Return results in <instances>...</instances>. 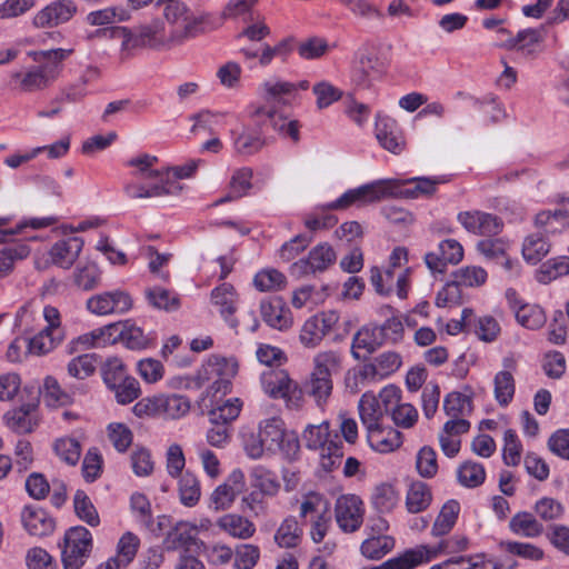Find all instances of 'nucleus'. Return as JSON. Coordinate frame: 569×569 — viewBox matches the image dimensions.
I'll return each mask as SVG.
<instances>
[{"mask_svg": "<svg viewBox=\"0 0 569 569\" xmlns=\"http://www.w3.org/2000/svg\"><path fill=\"white\" fill-rule=\"evenodd\" d=\"M158 158L149 153H141L132 157L126 162L127 167L133 168L131 176L137 181H130L124 186V193L130 199H149L166 196H177L182 187L164 177V171L154 169Z\"/></svg>", "mask_w": 569, "mask_h": 569, "instance_id": "obj_1", "label": "nucleus"}, {"mask_svg": "<svg viewBox=\"0 0 569 569\" xmlns=\"http://www.w3.org/2000/svg\"><path fill=\"white\" fill-rule=\"evenodd\" d=\"M156 6L162 8L167 30L178 46L204 32L208 14H194L181 0H157Z\"/></svg>", "mask_w": 569, "mask_h": 569, "instance_id": "obj_2", "label": "nucleus"}, {"mask_svg": "<svg viewBox=\"0 0 569 569\" xmlns=\"http://www.w3.org/2000/svg\"><path fill=\"white\" fill-rule=\"evenodd\" d=\"M398 193V180L379 179L349 189L336 200L321 206L322 210H347L350 207H365L395 197Z\"/></svg>", "mask_w": 569, "mask_h": 569, "instance_id": "obj_3", "label": "nucleus"}, {"mask_svg": "<svg viewBox=\"0 0 569 569\" xmlns=\"http://www.w3.org/2000/svg\"><path fill=\"white\" fill-rule=\"evenodd\" d=\"M302 437L307 448L320 450V465L325 470L331 471L341 463L343 457L342 442L338 436L330 439L328 422L307 427Z\"/></svg>", "mask_w": 569, "mask_h": 569, "instance_id": "obj_4", "label": "nucleus"}, {"mask_svg": "<svg viewBox=\"0 0 569 569\" xmlns=\"http://www.w3.org/2000/svg\"><path fill=\"white\" fill-rule=\"evenodd\" d=\"M259 437L267 443L270 451H280L286 458L295 459L300 445L295 432L284 428V422L279 417H271L259 423Z\"/></svg>", "mask_w": 569, "mask_h": 569, "instance_id": "obj_5", "label": "nucleus"}, {"mask_svg": "<svg viewBox=\"0 0 569 569\" xmlns=\"http://www.w3.org/2000/svg\"><path fill=\"white\" fill-rule=\"evenodd\" d=\"M190 410V401L181 395H157L138 401L133 412L138 417L162 416L169 419H179Z\"/></svg>", "mask_w": 569, "mask_h": 569, "instance_id": "obj_6", "label": "nucleus"}, {"mask_svg": "<svg viewBox=\"0 0 569 569\" xmlns=\"http://www.w3.org/2000/svg\"><path fill=\"white\" fill-rule=\"evenodd\" d=\"M92 548V535L82 527L68 529L61 545V561L64 569H81Z\"/></svg>", "mask_w": 569, "mask_h": 569, "instance_id": "obj_7", "label": "nucleus"}, {"mask_svg": "<svg viewBox=\"0 0 569 569\" xmlns=\"http://www.w3.org/2000/svg\"><path fill=\"white\" fill-rule=\"evenodd\" d=\"M340 316L336 310L320 311L309 317L302 325L299 333L301 345L309 349H315L321 345L339 323Z\"/></svg>", "mask_w": 569, "mask_h": 569, "instance_id": "obj_8", "label": "nucleus"}, {"mask_svg": "<svg viewBox=\"0 0 569 569\" xmlns=\"http://www.w3.org/2000/svg\"><path fill=\"white\" fill-rule=\"evenodd\" d=\"M400 366L401 357L397 352H383L363 363L355 373V379L361 385L380 381L396 372Z\"/></svg>", "mask_w": 569, "mask_h": 569, "instance_id": "obj_9", "label": "nucleus"}, {"mask_svg": "<svg viewBox=\"0 0 569 569\" xmlns=\"http://www.w3.org/2000/svg\"><path fill=\"white\" fill-rule=\"evenodd\" d=\"M86 306L97 316L122 315L132 308V299L128 292L117 289L90 297Z\"/></svg>", "mask_w": 569, "mask_h": 569, "instance_id": "obj_10", "label": "nucleus"}, {"mask_svg": "<svg viewBox=\"0 0 569 569\" xmlns=\"http://www.w3.org/2000/svg\"><path fill=\"white\" fill-rule=\"evenodd\" d=\"M336 261V252L328 243H320L310 250L307 258L292 263L290 272L301 278L326 271Z\"/></svg>", "mask_w": 569, "mask_h": 569, "instance_id": "obj_11", "label": "nucleus"}, {"mask_svg": "<svg viewBox=\"0 0 569 569\" xmlns=\"http://www.w3.org/2000/svg\"><path fill=\"white\" fill-rule=\"evenodd\" d=\"M336 520L345 532L357 531L363 522V502L356 495H343L337 499Z\"/></svg>", "mask_w": 569, "mask_h": 569, "instance_id": "obj_12", "label": "nucleus"}, {"mask_svg": "<svg viewBox=\"0 0 569 569\" xmlns=\"http://www.w3.org/2000/svg\"><path fill=\"white\" fill-rule=\"evenodd\" d=\"M543 29L545 26L540 29L529 28L520 30L517 36L512 37L507 29L499 28L497 33L507 38L501 39L497 44L507 50L521 52L525 57H533L538 52V46L543 41Z\"/></svg>", "mask_w": 569, "mask_h": 569, "instance_id": "obj_13", "label": "nucleus"}, {"mask_svg": "<svg viewBox=\"0 0 569 569\" xmlns=\"http://www.w3.org/2000/svg\"><path fill=\"white\" fill-rule=\"evenodd\" d=\"M244 487L246 481L242 470H232L226 481L212 491L209 499V507L214 511L229 509L233 505L237 496L243 491Z\"/></svg>", "mask_w": 569, "mask_h": 569, "instance_id": "obj_14", "label": "nucleus"}, {"mask_svg": "<svg viewBox=\"0 0 569 569\" xmlns=\"http://www.w3.org/2000/svg\"><path fill=\"white\" fill-rule=\"evenodd\" d=\"M462 227L479 236L492 237L501 232L503 222L497 216L482 211H463L458 214Z\"/></svg>", "mask_w": 569, "mask_h": 569, "instance_id": "obj_15", "label": "nucleus"}, {"mask_svg": "<svg viewBox=\"0 0 569 569\" xmlns=\"http://www.w3.org/2000/svg\"><path fill=\"white\" fill-rule=\"evenodd\" d=\"M73 52V49H51V50H39L30 51L29 56L34 62L36 67L41 71L46 80L51 84L54 82L63 67V61L69 58Z\"/></svg>", "mask_w": 569, "mask_h": 569, "instance_id": "obj_16", "label": "nucleus"}, {"mask_svg": "<svg viewBox=\"0 0 569 569\" xmlns=\"http://www.w3.org/2000/svg\"><path fill=\"white\" fill-rule=\"evenodd\" d=\"M463 258V248L456 239L442 240L436 251L425 256V262L431 272L442 273L447 264H457Z\"/></svg>", "mask_w": 569, "mask_h": 569, "instance_id": "obj_17", "label": "nucleus"}, {"mask_svg": "<svg viewBox=\"0 0 569 569\" xmlns=\"http://www.w3.org/2000/svg\"><path fill=\"white\" fill-rule=\"evenodd\" d=\"M262 320L272 329L286 331L293 325L291 310L280 297H271L260 302Z\"/></svg>", "mask_w": 569, "mask_h": 569, "instance_id": "obj_18", "label": "nucleus"}, {"mask_svg": "<svg viewBox=\"0 0 569 569\" xmlns=\"http://www.w3.org/2000/svg\"><path fill=\"white\" fill-rule=\"evenodd\" d=\"M502 367L503 369L493 378V396L500 407H507L516 392L513 372L517 369V360L513 356H507L502 359Z\"/></svg>", "mask_w": 569, "mask_h": 569, "instance_id": "obj_19", "label": "nucleus"}, {"mask_svg": "<svg viewBox=\"0 0 569 569\" xmlns=\"http://www.w3.org/2000/svg\"><path fill=\"white\" fill-rule=\"evenodd\" d=\"M136 29L147 49L160 51L178 47L174 38L168 32L164 21L159 18L141 23Z\"/></svg>", "mask_w": 569, "mask_h": 569, "instance_id": "obj_20", "label": "nucleus"}, {"mask_svg": "<svg viewBox=\"0 0 569 569\" xmlns=\"http://www.w3.org/2000/svg\"><path fill=\"white\" fill-rule=\"evenodd\" d=\"M77 10V4L73 1L58 0L40 10L34 16L33 23L38 28L56 27L71 20Z\"/></svg>", "mask_w": 569, "mask_h": 569, "instance_id": "obj_21", "label": "nucleus"}, {"mask_svg": "<svg viewBox=\"0 0 569 569\" xmlns=\"http://www.w3.org/2000/svg\"><path fill=\"white\" fill-rule=\"evenodd\" d=\"M198 527L190 521H178L163 539L164 548L169 551L181 549L190 551L192 546L200 548L201 541L198 537Z\"/></svg>", "mask_w": 569, "mask_h": 569, "instance_id": "obj_22", "label": "nucleus"}, {"mask_svg": "<svg viewBox=\"0 0 569 569\" xmlns=\"http://www.w3.org/2000/svg\"><path fill=\"white\" fill-rule=\"evenodd\" d=\"M376 138L380 146L395 153H400L406 146L402 131L398 122L388 116H378L375 128Z\"/></svg>", "mask_w": 569, "mask_h": 569, "instance_id": "obj_23", "label": "nucleus"}, {"mask_svg": "<svg viewBox=\"0 0 569 569\" xmlns=\"http://www.w3.org/2000/svg\"><path fill=\"white\" fill-rule=\"evenodd\" d=\"M211 301L218 308L220 316L232 329L239 326L234 313L238 308L239 296L234 287L230 283H222L211 291Z\"/></svg>", "mask_w": 569, "mask_h": 569, "instance_id": "obj_24", "label": "nucleus"}, {"mask_svg": "<svg viewBox=\"0 0 569 569\" xmlns=\"http://www.w3.org/2000/svg\"><path fill=\"white\" fill-rule=\"evenodd\" d=\"M231 142L236 154L251 157L264 146V139L258 129L241 124L230 131Z\"/></svg>", "mask_w": 569, "mask_h": 569, "instance_id": "obj_25", "label": "nucleus"}, {"mask_svg": "<svg viewBox=\"0 0 569 569\" xmlns=\"http://www.w3.org/2000/svg\"><path fill=\"white\" fill-rule=\"evenodd\" d=\"M8 86L18 93H33L47 89L50 84L36 67L12 71L9 74Z\"/></svg>", "mask_w": 569, "mask_h": 569, "instance_id": "obj_26", "label": "nucleus"}, {"mask_svg": "<svg viewBox=\"0 0 569 569\" xmlns=\"http://www.w3.org/2000/svg\"><path fill=\"white\" fill-rule=\"evenodd\" d=\"M367 441L377 452L389 453L402 443L401 433L392 427L379 425L367 429Z\"/></svg>", "mask_w": 569, "mask_h": 569, "instance_id": "obj_27", "label": "nucleus"}, {"mask_svg": "<svg viewBox=\"0 0 569 569\" xmlns=\"http://www.w3.org/2000/svg\"><path fill=\"white\" fill-rule=\"evenodd\" d=\"M83 248V240L80 237H70L57 241L50 249L51 261L61 268H70L78 259Z\"/></svg>", "mask_w": 569, "mask_h": 569, "instance_id": "obj_28", "label": "nucleus"}, {"mask_svg": "<svg viewBox=\"0 0 569 569\" xmlns=\"http://www.w3.org/2000/svg\"><path fill=\"white\" fill-rule=\"evenodd\" d=\"M260 97L268 103L287 104L289 98L297 93V86L293 82L281 79H269L259 86Z\"/></svg>", "mask_w": 569, "mask_h": 569, "instance_id": "obj_29", "label": "nucleus"}, {"mask_svg": "<svg viewBox=\"0 0 569 569\" xmlns=\"http://www.w3.org/2000/svg\"><path fill=\"white\" fill-rule=\"evenodd\" d=\"M24 529L32 536L43 537L54 529L53 519L41 508L28 506L21 513Z\"/></svg>", "mask_w": 569, "mask_h": 569, "instance_id": "obj_30", "label": "nucleus"}, {"mask_svg": "<svg viewBox=\"0 0 569 569\" xmlns=\"http://www.w3.org/2000/svg\"><path fill=\"white\" fill-rule=\"evenodd\" d=\"M218 528L228 536L247 540L256 533V525L239 513H226L217 520Z\"/></svg>", "mask_w": 569, "mask_h": 569, "instance_id": "obj_31", "label": "nucleus"}, {"mask_svg": "<svg viewBox=\"0 0 569 569\" xmlns=\"http://www.w3.org/2000/svg\"><path fill=\"white\" fill-rule=\"evenodd\" d=\"M119 328L113 332L112 343L120 340L130 350H143L151 345V339L144 335L140 327L130 321L117 322Z\"/></svg>", "mask_w": 569, "mask_h": 569, "instance_id": "obj_32", "label": "nucleus"}, {"mask_svg": "<svg viewBox=\"0 0 569 569\" xmlns=\"http://www.w3.org/2000/svg\"><path fill=\"white\" fill-rule=\"evenodd\" d=\"M118 328L119 327L117 325L110 323L79 336L69 345L70 352L78 351V347H81L82 350H86L112 343L113 332L117 331Z\"/></svg>", "mask_w": 569, "mask_h": 569, "instance_id": "obj_33", "label": "nucleus"}, {"mask_svg": "<svg viewBox=\"0 0 569 569\" xmlns=\"http://www.w3.org/2000/svg\"><path fill=\"white\" fill-rule=\"evenodd\" d=\"M535 224L541 229L545 234H555L569 228V208L563 206L553 211L546 210L536 214Z\"/></svg>", "mask_w": 569, "mask_h": 569, "instance_id": "obj_34", "label": "nucleus"}, {"mask_svg": "<svg viewBox=\"0 0 569 569\" xmlns=\"http://www.w3.org/2000/svg\"><path fill=\"white\" fill-rule=\"evenodd\" d=\"M358 410L366 430L382 425L383 416L387 413L373 392H365L361 396Z\"/></svg>", "mask_w": 569, "mask_h": 569, "instance_id": "obj_35", "label": "nucleus"}, {"mask_svg": "<svg viewBox=\"0 0 569 569\" xmlns=\"http://www.w3.org/2000/svg\"><path fill=\"white\" fill-rule=\"evenodd\" d=\"M382 345L381 338L376 327H363L356 332L352 338L351 355L356 360H360L363 355L373 353Z\"/></svg>", "mask_w": 569, "mask_h": 569, "instance_id": "obj_36", "label": "nucleus"}, {"mask_svg": "<svg viewBox=\"0 0 569 569\" xmlns=\"http://www.w3.org/2000/svg\"><path fill=\"white\" fill-rule=\"evenodd\" d=\"M36 409L34 405L28 403L9 411L4 416L8 427L18 433L31 432L37 426Z\"/></svg>", "mask_w": 569, "mask_h": 569, "instance_id": "obj_37", "label": "nucleus"}, {"mask_svg": "<svg viewBox=\"0 0 569 569\" xmlns=\"http://www.w3.org/2000/svg\"><path fill=\"white\" fill-rule=\"evenodd\" d=\"M343 357L336 350L320 351L312 359L311 372L318 376L331 378L342 369Z\"/></svg>", "mask_w": 569, "mask_h": 569, "instance_id": "obj_38", "label": "nucleus"}, {"mask_svg": "<svg viewBox=\"0 0 569 569\" xmlns=\"http://www.w3.org/2000/svg\"><path fill=\"white\" fill-rule=\"evenodd\" d=\"M551 244L539 231L527 236L522 243V257L530 264L540 262L550 251Z\"/></svg>", "mask_w": 569, "mask_h": 569, "instance_id": "obj_39", "label": "nucleus"}, {"mask_svg": "<svg viewBox=\"0 0 569 569\" xmlns=\"http://www.w3.org/2000/svg\"><path fill=\"white\" fill-rule=\"evenodd\" d=\"M377 59L373 56L361 53L352 70V81L359 88H369L378 78Z\"/></svg>", "mask_w": 569, "mask_h": 569, "instance_id": "obj_40", "label": "nucleus"}, {"mask_svg": "<svg viewBox=\"0 0 569 569\" xmlns=\"http://www.w3.org/2000/svg\"><path fill=\"white\" fill-rule=\"evenodd\" d=\"M301 538L302 528L292 516L283 519L273 537L274 542L280 548H295L300 543Z\"/></svg>", "mask_w": 569, "mask_h": 569, "instance_id": "obj_41", "label": "nucleus"}, {"mask_svg": "<svg viewBox=\"0 0 569 569\" xmlns=\"http://www.w3.org/2000/svg\"><path fill=\"white\" fill-rule=\"evenodd\" d=\"M289 375L284 370L268 369L261 375V386L263 391L271 398L280 399L283 392L291 383Z\"/></svg>", "mask_w": 569, "mask_h": 569, "instance_id": "obj_42", "label": "nucleus"}, {"mask_svg": "<svg viewBox=\"0 0 569 569\" xmlns=\"http://www.w3.org/2000/svg\"><path fill=\"white\" fill-rule=\"evenodd\" d=\"M63 339L62 332H51L42 329L27 341V352L33 356H43L52 351Z\"/></svg>", "mask_w": 569, "mask_h": 569, "instance_id": "obj_43", "label": "nucleus"}, {"mask_svg": "<svg viewBox=\"0 0 569 569\" xmlns=\"http://www.w3.org/2000/svg\"><path fill=\"white\" fill-rule=\"evenodd\" d=\"M432 500L429 486L422 481H415L410 485L407 497L406 507L409 512L418 513L426 510Z\"/></svg>", "mask_w": 569, "mask_h": 569, "instance_id": "obj_44", "label": "nucleus"}, {"mask_svg": "<svg viewBox=\"0 0 569 569\" xmlns=\"http://www.w3.org/2000/svg\"><path fill=\"white\" fill-rule=\"evenodd\" d=\"M509 528L513 533L526 538H536L543 532V526L527 511L516 513L509 522Z\"/></svg>", "mask_w": 569, "mask_h": 569, "instance_id": "obj_45", "label": "nucleus"}, {"mask_svg": "<svg viewBox=\"0 0 569 569\" xmlns=\"http://www.w3.org/2000/svg\"><path fill=\"white\" fill-rule=\"evenodd\" d=\"M333 389V382L331 378L318 376L315 372H310V376L306 382V391L316 401L319 408H323L328 402Z\"/></svg>", "mask_w": 569, "mask_h": 569, "instance_id": "obj_46", "label": "nucleus"}, {"mask_svg": "<svg viewBox=\"0 0 569 569\" xmlns=\"http://www.w3.org/2000/svg\"><path fill=\"white\" fill-rule=\"evenodd\" d=\"M114 33L122 39L119 53L121 61L133 58L140 49H147L136 28L118 27L114 29Z\"/></svg>", "mask_w": 569, "mask_h": 569, "instance_id": "obj_47", "label": "nucleus"}, {"mask_svg": "<svg viewBox=\"0 0 569 569\" xmlns=\"http://www.w3.org/2000/svg\"><path fill=\"white\" fill-rule=\"evenodd\" d=\"M459 510L460 506L456 500L446 502L433 522L431 535L441 537L449 533L456 525Z\"/></svg>", "mask_w": 569, "mask_h": 569, "instance_id": "obj_48", "label": "nucleus"}, {"mask_svg": "<svg viewBox=\"0 0 569 569\" xmlns=\"http://www.w3.org/2000/svg\"><path fill=\"white\" fill-rule=\"evenodd\" d=\"M180 502L186 507H194L201 497V487L198 478L186 471L180 476L178 483Z\"/></svg>", "mask_w": 569, "mask_h": 569, "instance_id": "obj_49", "label": "nucleus"}, {"mask_svg": "<svg viewBox=\"0 0 569 569\" xmlns=\"http://www.w3.org/2000/svg\"><path fill=\"white\" fill-rule=\"evenodd\" d=\"M371 502L379 512H390L399 502V492L393 486L381 483L375 488Z\"/></svg>", "mask_w": 569, "mask_h": 569, "instance_id": "obj_50", "label": "nucleus"}, {"mask_svg": "<svg viewBox=\"0 0 569 569\" xmlns=\"http://www.w3.org/2000/svg\"><path fill=\"white\" fill-rule=\"evenodd\" d=\"M443 410L449 417L465 418L472 412V399L462 392H450L443 400Z\"/></svg>", "mask_w": 569, "mask_h": 569, "instance_id": "obj_51", "label": "nucleus"}, {"mask_svg": "<svg viewBox=\"0 0 569 569\" xmlns=\"http://www.w3.org/2000/svg\"><path fill=\"white\" fill-rule=\"evenodd\" d=\"M73 508L77 517L91 527L100 523L96 507L83 490H77L73 497Z\"/></svg>", "mask_w": 569, "mask_h": 569, "instance_id": "obj_52", "label": "nucleus"}, {"mask_svg": "<svg viewBox=\"0 0 569 569\" xmlns=\"http://www.w3.org/2000/svg\"><path fill=\"white\" fill-rule=\"evenodd\" d=\"M250 477L253 486L257 487L262 495L276 496L280 489V483L277 476L264 468L263 466H256L251 469Z\"/></svg>", "mask_w": 569, "mask_h": 569, "instance_id": "obj_53", "label": "nucleus"}, {"mask_svg": "<svg viewBox=\"0 0 569 569\" xmlns=\"http://www.w3.org/2000/svg\"><path fill=\"white\" fill-rule=\"evenodd\" d=\"M408 183L412 184V188H407L403 191L398 189V193L395 197L398 196H405L407 198H419V197H429L432 196L436 190L437 186L441 183L442 181L439 179H431L426 177H418L412 178L407 181ZM398 188H400V182L398 181Z\"/></svg>", "mask_w": 569, "mask_h": 569, "instance_id": "obj_54", "label": "nucleus"}, {"mask_svg": "<svg viewBox=\"0 0 569 569\" xmlns=\"http://www.w3.org/2000/svg\"><path fill=\"white\" fill-rule=\"evenodd\" d=\"M242 401L239 398H230L222 405L209 411L210 422H218L229 426L234 421L241 411Z\"/></svg>", "mask_w": 569, "mask_h": 569, "instance_id": "obj_55", "label": "nucleus"}, {"mask_svg": "<svg viewBox=\"0 0 569 569\" xmlns=\"http://www.w3.org/2000/svg\"><path fill=\"white\" fill-rule=\"evenodd\" d=\"M515 316L522 327L531 330L541 328L547 320L545 311L539 306L529 303L521 305Z\"/></svg>", "mask_w": 569, "mask_h": 569, "instance_id": "obj_56", "label": "nucleus"}, {"mask_svg": "<svg viewBox=\"0 0 569 569\" xmlns=\"http://www.w3.org/2000/svg\"><path fill=\"white\" fill-rule=\"evenodd\" d=\"M29 250L24 246H10L0 250V279L9 277L17 261L27 258Z\"/></svg>", "mask_w": 569, "mask_h": 569, "instance_id": "obj_57", "label": "nucleus"}, {"mask_svg": "<svg viewBox=\"0 0 569 569\" xmlns=\"http://www.w3.org/2000/svg\"><path fill=\"white\" fill-rule=\"evenodd\" d=\"M457 476L462 486L475 488L483 483L486 479V471L481 463L466 461L459 467Z\"/></svg>", "mask_w": 569, "mask_h": 569, "instance_id": "obj_58", "label": "nucleus"}, {"mask_svg": "<svg viewBox=\"0 0 569 569\" xmlns=\"http://www.w3.org/2000/svg\"><path fill=\"white\" fill-rule=\"evenodd\" d=\"M395 547V540L390 536H378L365 540L361 545V553L369 559H380Z\"/></svg>", "mask_w": 569, "mask_h": 569, "instance_id": "obj_59", "label": "nucleus"}, {"mask_svg": "<svg viewBox=\"0 0 569 569\" xmlns=\"http://www.w3.org/2000/svg\"><path fill=\"white\" fill-rule=\"evenodd\" d=\"M253 286L261 292L280 290L286 286V277L276 269H263L254 276Z\"/></svg>", "mask_w": 569, "mask_h": 569, "instance_id": "obj_60", "label": "nucleus"}, {"mask_svg": "<svg viewBox=\"0 0 569 569\" xmlns=\"http://www.w3.org/2000/svg\"><path fill=\"white\" fill-rule=\"evenodd\" d=\"M140 546V539L137 535L128 531L122 535L117 545V556L113 559H119V563L127 567L136 557Z\"/></svg>", "mask_w": 569, "mask_h": 569, "instance_id": "obj_61", "label": "nucleus"}, {"mask_svg": "<svg viewBox=\"0 0 569 569\" xmlns=\"http://www.w3.org/2000/svg\"><path fill=\"white\" fill-rule=\"evenodd\" d=\"M100 370L102 380L108 388L117 386L119 381L128 377L124 363L116 356L107 358Z\"/></svg>", "mask_w": 569, "mask_h": 569, "instance_id": "obj_62", "label": "nucleus"}, {"mask_svg": "<svg viewBox=\"0 0 569 569\" xmlns=\"http://www.w3.org/2000/svg\"><path fill=\"white\" fill-rule=\"evenodd\" d=\"M566 274H569V257H560L543 263L537 278L540 282L547 283Z\"/></svg>", "mask_w": 569, "mask_h": 569, "instance_id": "obj_63", "label": "nucleus"}, {"mask_svg": "<svg viewBox=\"0 0 569 569\" xmlns=\"http://www.w3.org/2000/svg\"><path fill=\"white\" fill-rule=\"evenodd\" d=\"M234 569H252L260 559V549L256 545L243 543L233 551Z\"/></svg>", "mask_w": 569, "mask_h": 569, "instance_id": "obj_64", "label": "nucleus"}]
</instances>
